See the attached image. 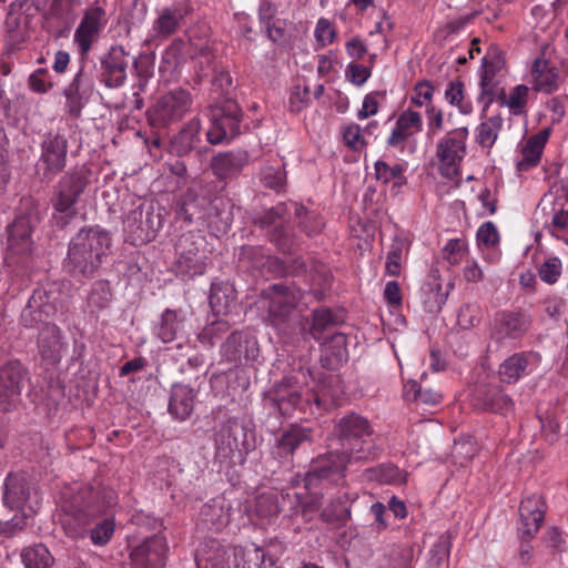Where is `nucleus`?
<instances>
[{
    "instance_id": "obj_1",
    "label": "nucleus",
    "mask_w": 568,
    "mask_h": 568,
    "mask_svg": "<svg viewBox=\"0 0 568 568\" xmlns=\"http://www.w3.org/2000/svg\"><path fill=\"white\" fill-rule=\"evenodd\" d=\"M63 498V528L70 537L89 536L100 547L112 539L116 526L106 511L116 504L114 489L100 483L75 485L67 488Z\"/></svg>"
},
{
    "instance_id": "obj_2",
    "label": "nucleus",
    "mask_w": 568,
    "mask_h": 568,
    "mask_svg": "<svg viewBox=\"0 0 568 568\" xmlns=\"http://www.w3.org/2000/svg\"><path fill=\"white\" fill-rule=\"evenodd\" d=\"M263 406L282 416L307 419L318 416L325 404L317 392L303 386L296 376H285L264 394Z\"/></svg>"
},
{
    "instance_id": "obj_3",
    "label": "nucleus",
    "mask_w": 568,
    "mask_h": 568,
    "mask_svg": "<svg viewBox=\"0 0 568 568\" xmlns=\"http://www.w3.org/2000/svg\"><path fill=\"white\" fill-rule=\"evenodd\" d=\"M112 239L99 225L82 227L70 241L65 268L74 277H92L108 255Z\"/></svg>"
},
{
    "instance_id": "obj_4",
    "label": "nucleus",
    "mask_w": 568,
    "mask_h": 568,
    "mask_svg": "<svg viewBox=\"0 0 568 568\" xmlns=\"http://www.w3.org/2000/svg\"><path fill=\"white\" fill-rule=\"evenodd\" d=\"M333 435L341 446V452L356 462L368 460L377 454L372 437V425L366 417L357 413L352 412L337 419Z\"/></svg>"
},
{
    "instance_id": "obj_5",
    "label": "nucleus",
    "mask_w": 568,
    "mask_h": 568,
    "mask_svg": "<svg viewBox=\"0 0 568 568\" xmlns=\"http://www.w3.org/2000/svg\"><path fill=\"white\" fill-rule=\"evenodd\" d=\"M91 169L85 165H77L67 171L53 186L51 204L55 213L57 225L64 227L77 216L75 204L91 183Z\"/></svg>"
},
{
    "instance_id": "obj_6",
    "label": "nucleus",
    "mask_w": 568,
    "mask_h": 568,
    "mask_svg": "<svg viewBox=\"0 0 568 568\" xmlns=\"http://www.w3.org/2000/svg\"><path fill=\"white\" fill-rule=\"evenodd\" d=\"M261 297L268 301V323L280 333L288 334L298 320L301 291L293 283H275L262 290Z\"/></svg>"
},
{
    "instance_id": "obj_7",
    "label": "nucleus",
    "mask_w": 568,
    "mask_h": 568,
    "mask_svg": "<svg viewBox=\"0 0 568 568\" xmlns=\"http://www.w3.org/2000/svg\"><path fill=\"white\" fill-rule=\"evenodd\" d=\"M193 104L190 91L174 89L158 98L146 112L148 122L152 128H168L181 121Z\"/></svg>"
},
{
    "instance_id": "obj_8",
    "label": "nucleus",
    "mask_w": 568,
    "mask_h": 568,
    "mask_svg": "<svg viewBox=\"0 0 568 568\" xmlns=\"http://www.w3.org/2000/svg\"><path fill=\"white\" fill-rule=\"evenodd\" d=\"M213 440L215 457L221 462L232 460L236 455L243 459L254 448V442L247 438V429L235 417L227 418L220 426Z\"/></svg>"
},
{
    "instance_id": "obj_9",
    "label": "nucleus",
    "mask_w": 568,
    "mask_h": 568,
    "mask_svg": "<svg viewBox=\"0 0 568 568\" xmlns=\"http://www.w3.org/2000/svg\"><path fill=\"white\" fill-rule=\"evenodd\" d=\"M243 112L236 101L225 99L211 108V128L206 139L211 144H220L241 133Z\"/></svg>"
},
{
    "instance_id": "obj_10",
    "label": "nucleus",
    "mask_w": 568,
    "mask_h": 568,
    "mask_svg": "<svg viewBox=\"0 0 568 568\" xmlns=\"http://www.w3.org/2000/svg\"><path fill=\"white\" fill-rule=\"evenodd\" d=\"M199 242L191 234L182 235L176 244L178 258L175 262V272L182 278L191 280L197 275L204 274L207 267V255L203 246V239Z\"/></svg>"
},
{
    "instance_id": "obj_11",
    "label": "nucleus",
    "mask_w": 568,
    "mask_h": 568,
    "mask_svg": "<svg viewBox=\"0 0 568 568\" xmlns=\"http://www.w3.org/2000/svg\"><path fill=\"white\" fill-rule=\"evenodd\" d=\"M354 459L341 450L329 452L312 463L305 476V487L312 489L322 481L337 483L345 477L348 464Z\"/></svg>"
},
{
    "instance_id": "obj_12",
    "label": "nucleus",
    "mask_w": 568,
    "mask_h": 568,
    "mask_svg": "<svg viewBox=\"0 0 568 568\" xmlns=\"http://www.w3.org/2000/svg\"><path fill=\"white\" fill-rule=\"evenodd\" d=\"M467 128L453 130L437 144L436 155L439 160L442 175L453 178L459 173V164L465 156Z\"/></svg>"
},
{
    "instance_id": "obj_13",
    "label": "nucleus",
    "mask_w": 568,
    "mask_h": 568,
    "mask_svg": "<svg viewBox=\"0 0 568 568\" xmlns=\"http://www.w3.org/2000/svg\"><path fill=\"white\" fill-rule=\"evenodd\" d=\"M530 317L521 312L503 311L495 314L490 323V339L488 351L497 347L507 339L521 338L529 329Z\"/></svg>"
},
{
    "instance_id": "obj_14",
    "label": "nucleus",
    "mask_w": 568,
    "mask_h": 568,
    "mask_svg": "<svg viewBox=\"0 0 568 568\" xmlns=\"http://www.w3.org/2000/svg\"><path fill=\"white\" fill-rule=\"evenodd\" d=\"M250 162V154L245 150L220 152L210 161V169L217 179L214 190L216 193L226 189L227 182L236 179Z\"/></svg>"
},
{
    "instance_id": "obj_15",
    "label": "nucleus",
    "mask_w": 568,
    "mask_h": 568,
    "mask_svg": "<svg viewBox=\"0 0 568 568\" xmlns=\"http://www.w3.org/2000/svg\"><path fill=\"white\" fill-rule=\"evenodd\" d=\"M29 381V371L18 359L0 366V403L3 410H10L19 400L24 383Z\"/></svg>"
},
{
    "instance_id": "obj_16",
    "label": "nucleus",
    "mask_w": 568,
    "mask_h": 568,
    "mask_svg": "<svg viewBox=\"0 0 568 568\" xmlns=\"http://www.w3.org/2000/svg\"><path fill=\"white\" fill-rule=\"evenodd\" d=\"M69 142L60 131L48 132L41 142L40 162L44 165V174L55 175L67 165Z\"/></svg>"
},
{
    "instance_id": "obj_17",
    "label": "nucleus",
    "mask_w": 568,
    "mask_h": 568,
    "mask_svg": "<svg viewBox=\"0 0 568 568\" xmlns=\"http://www.w3.org/2000/svg\"><path fill=\"white\" fill-rule=\"evenodd\" d=\"M93 90V78L81 67L63 91L65 110L71 118L79 119L81 116L82 109L90 100Z\"/></svg>"
},
{
    "instance_id": "obj_18",
    "label": "nucleus",
    "mask_w": 568,
    "mask_h": 568,
    "mask_svg": "<svg viewBox=\"0 0 568 568\" xmlns=\"http://www.w3.org/2000/svg\"><path fill=\"white\" fill-rule=\"evenodd\" d=\"M128 53L121 45H113L100 58V80L110 89L120 88L126 80Z\"/></svg>"
},
{
    "instance_id": "obj_19",
    "label": "nucleus",
    "mask_w": 568,
    "mask_h": 568,
    "mask_svg": "<svg viewBox=\"0 0 568 568\" xmlns=\"http://www.w3.org/2000/svg\"><path fill=\"white\" fill-rule=\"evenodd\" d=\"M68 294L63 285L58 282H50L33 291L31 306L38 307L39 313L45 318L54 317L67 311Z\"/></svg>"
},
{
    "instance_id": "obj_20",
    "label": "nucleus",
    "mask_w": 568,
    "mask_h": 568,
    "mask_svg": "<svg viewBox=\"0 0 568 568\" xmlns=\"http://www.w3.org/2000/svg\"><path fill=\"white\" fill-rule=\"evenodd\" d=\"M166 552L168 545L163 536L146 538L130 554L132 568H163Z\"/></svg>"
},
{
    "instance_id": "obj_21",
    "label": "nucleus",
    "mask_w": 568,
    "mask_h": 568,
    "mask_svg": "<svg viewBox=\"0 0 568 568\" xmlns=\"http://www.w3.org/2000/svg\"><path fill=\"white\" fill-rule=\"evenodd\" d=\"M104 9L93 7L84 12V16L75 29L74 42L79 47V53L82 60L88 58L93 42L99 38L103 28Z\"/></svg>"
},
{
    "instance_id": "obj_22",
    "label": "nucleus",
    "mask_w": 568,
    "mask_h": 568,
    "mask_svg": "<svg viewBox=\"0 0 568 568\" xmlns=\"http://www.w3.org/2000/svg\"><path fill=\"white\" fill-rule=\"evenodd\" d=\"M546 514V503L537 494L525 497L519 506V517L523 525L520 538L530 540L535 537L544 523Z\"/></svg>"
},
{
    "instance_id": "obj_23",
    "label": "nucleus",
    "mask_w": 568,
    "mask_h": 568,
    "mask_svg": "<svg viewBox=\"0 0 568 568\" xmlns=\"http://www.w3.org/2000/svg\"><path fill=\"white\" fill-rule=\"evenodd\" d=\"M37 346L43 362L51 365L60 363L65 348L60 327L44 322L38 334Z\"/></svg>"
},
{
    "instance_id": "obj_24",
    "label": "nucleus",
    "mask_w": 568,
    "mask_h": 568,
    "mask_svg": "<svg viewBox=\"0 0 568 568\" xmlns=\"http://www.w3.org/2000/svg\"><path fill=\"white\" fill-rule=\"evenodd\" d=\"M312 442V429L292 425L276 439L272 455L281 463H291L295 450L305 443Z\"/></svg>"
},
{
    "instance_id": "obj_25",
    "label": "nucleus",
    "mask_w": 568,
    "mask_h": 568,
    "mask_svg": "<svg viewBox=\"0 0 568 568\" xmlns=\"http://www.w3.org/2000/svg\"><path fill=\"white\" fill-rule=\"evenodd\" d=\"M473 405L484 412L506 414L511 410L513 400L499 386L487 385L476 388Z\"/></svg>"
},
{
    "instance_id": "obj_26",
    "label": "nucleus",
    "mask_w": 568,
    "mask_h": 568,
    "mask_svg": "<svg viewBox=\"0 0 568 568\" xmlns=\"http://www.w3.org/2000/svg\"><path fill=\"white\" fill-rule=\"evenodd\" d=\"M31 481L24 473H10L4 480L3 501L11 510L22 511L31 495Z\"/></svg>"
},
{
    "instance_id": "obj_27",
    "label": "nucleus",
    "mask_w": 568,
    "mask_h": 568,
    "mask_svg": "<svg viewBox=\"0 0 568 568\" xmlns=\"http://www.w3.org/2000/svg\"><path fill=\"white\" fill-rule=\"evenodd\" d=\"M256 351V341L241 331L232 332L221 347L223 357L235 364L241 363L243 358L254 359Z\"/></svg>"
},
{
    "instance_id": "obj_28",
    "label": "nucleus",
    "mask_w": 568,
    "mask_h": 568,
    "mask_svg": "<svg viewBox=\"0 0 568 568\" xmlns=\"http://www.w3.org/2000/svg\"><path fill=\"white\" fill-rule=\"evenodd\" d=\"M31 220L27 216L18 217L8 227V252L10 255H28L32 252Z\"/></svg>"
},
{
    "instance_id": "obj_29",
    "label": "nucleus",
    "mask_w": 568,
    "mask_h": 568,
    "mask_svg": "<svg viewBox=\"0 0 568 568\" xmlns=\"http://www.w3.org/2000/svg\"><path fill=\"white\" fill-rule=\"evenodd\" d=\"M321 363L324 368L337 369L347 359V337L344 333L335 332L322 338Z\"/></svg>"
},
{
    "instance_id": "obj_30",
    "label": "nucleus",
    "mask_w": 568,
    "mask_h": 568,
    "mask_svg": "<svg viewBox=\"0 0 568 568\" xmlns=\"http://www.w3.org/2000/svg\"><path fill=\"white\" fill-rule=\"evenodd\" d=\"M201 120L193 118L186 122L170 141V152L184 156L195 150L201 143Z\"/></svg>"
},
{
    "instance_id": "obj_31",
    "label": "nucleus",
    "mask_w": 568,
    "mask_h": 568,
    "mask_svg": "<svg viewBox=\"0 0 568 568\" xmlns=\"http://www.w3.org/2000/svg\"><path fill=\"white\" fill-rule=\"evenodd\" d=\"M197 392L183 383H174L171 387L169 412L178 420L187 419L193 409Z\"/></svg>"
},
{
    "instance_id": "obj_32",
    "label": "nucleus",
    "mask_w": 568,
    "mask_h": 568,
    "mask_svg": "<svg viewBox=\"0 0 568 568\" xmlns=\"http://www.w3.org/2000/svg\"><path fill=\"white\" fill-rule=\"evenodd\" d=\"M232 224V213L223 199L215 197L209 200L205 215L202 222L211 233L219 235L225 234Z\"/></svg>"
},
{
    "instance_id": "obj_33",
    "label": "nucleus",
    "mask_w": 568,
    "mask_h": 568,
    "mask_svg": "<svg viewBox=\"0 0 568 568\" xmlns=\"http://www.w3.org/2000/svg\"><path fill=\"white\" fill-rule=\"evenodd\" d=\"M230 503L219 496L202 506L200 519L209 529L219 531L230 523Z\"/></svg>"
},
{
    "instance_id": "obj_34",
    "label": "nucleus",
    "mask_w": 568,
    "mask_h": 568,
    "mask_svg": "<svg viewBox=\"0 0 568 568\" xmlns=\"http://www.w3.org/2000/svg\"><path fill=\"white\" fill-rule=\"evenodd\" d=\"M412 129H415V131L422 130V116L416 111L407 110L398 116L387 144L389 146H397L405 143L414 133Z\"/></svg>"
},
{
    "instance_id": "obj_35",
    "label": "nucleus",
    "mask_w": 568,
    "mask_h": 568,
    "mask_svg": "<svg viewBox=\"0 0 568 568\" xmlns=\"http://www.w3.org/2000/svg\"><path fill=\"white\" fill-rule=\"evenodd\" d=\"M186 13V10L180 4L163 8L154 21V31L163 38L172 36L181 27Z\"/></svg>"
},
{
    "instance_id": "obj_36",
    "label": "nucleus",
    "mask_w": 568,
    "mask_h": 568,
    "mask_svg": "<svg viewBox=\"0 0 568 568\" xmlns=\"http://www.w3.org/2000/svg\"><path fill=\"white\" fill-rule=\"evenodd\" d=\"M207 204L209 199L189 192L183 196L182 204L176 215L187 224L196 223L202 225Z\"/></svg>"
},
{
    "instance_id": "obj_37",
    "label": "nucleus",
    "mask_w": 568,
    "mask_h": 568,
    "mask_svg": "<svg viewBox=\"0 0 568 568\" xmlns=\"http://www.w3.org/2000/svg\"><path fill=\"white\" fill-rule=\"evenodd\" d=\"M236 301V291L229 282L213 283L210 293V306L215 314H226Z\"/></svg>"
},
{
    "instance_id": "obj_38",
    "label": "nucleus",
    "mask_w": 568,
    "mask_h": 568,
    "mask_svg": "<svg viewBox=\"0 0 568 568\" xmlns=\"http://www.w3.org/2000/svg\"><path fill=\"white\" fill-rule=\"evenodd\" d=\"M195 560L199 567L224 568L225 550L217 540H205L197 548Z\"/></svg>"
},
{
    "instance_id": "obj_39",
    "label": "nucleus",
    "mask_w": 568,
    "mask_h": 568,
    "mask_svg": "<svg viewBox=\"0 0 568 568\" xmlns=\"http://www.w3.org/2000/svg\"><path fill=\"white\" fill-rule=\"evenodd\" d=\"M404 392L407 400L415 402L425 407L437 406L443 399V395L439 392L433 388L423 387L416 381H409L405 385Z\"/></svg>"
},
{
    "instance_id": "obj_40",
    "label": "nucleus",
    "mask_w": 568,
    "mask_h": 568,
    "mask_svg": "<svg viewBox=\"0 0 568 568\" xmlns=\"http://www.w3.org/2000/svg\"><path fill=\"white\" fill-rule=\"evenodd\" d=\"M349 500L347 494L333 499L323 508L321 513L322 519L328 524L345 525L351 518Z\"/></svg>"
},
{
    "instance_id": "obj_41",
    "label": "nucleus",
    "mask_w": 568,
    "mask_h": 568,
    "mask_svg": "<svg viewBox=\"0 0 568 568\" xmlns=\"http://www.w3.org/2000/svg\"><path fill=\"white\" fill-rule=\"evenodd\" d=\"M291 212L297 220V225L306 235L313 236L318 234L323 226V220L314 212L308 211L304 205L290 201Z\"/></svg>"
},
{
    "instance_id": "obj_42",
    "label": "nucleus",
    "mask_w": 568,
    "mask_h": 568,
    "mask_svg": "<svg viewBox=\"0 0 568 568\" xmlns=\"http://www.w3.org/2000/svg\"><path fill=\"white\" fill-rule=\"evenodd\" d=\"M528 363V356L525 353H516L506 358L498 371L501 382L507 384L517 382L525 373Z\"/></svg>"
},
{
    "instance_id": "obj_43",
    "label": "nucleus",
    "mask_w": 568,
    "mask_h": 568,
    "mask_svg": "<svg viewBox=\"0 0 568 568\" xmlns=\"http://www.w3.org/2000/svg\"><path fill=\"white\" fill-rule=\"evenodd\" d=\"M21 560L26 568H50L54 562V558L43 544L23 548Z\"/></svg>"
},
{
    "instance_id": "obj_44",
    "label": "nucleus",
    "mask_w": 568,
    "mask_h": 568,
    "mask_svg": "<svg viewBox=\"0 0 568 568\" xmlns=\"http://www.w3.org/2000/svg\"><path fill=\"white\" fill-rule=\"evenodd\" d=\"M503 123L504 120L500 114L489 116L481 121L476 129V142L481 148H493L503 128Z\"/></svg>"
},
{
    "instance_id": "obj_45",
    "label": "nucleus",
    "mask_w": 568,
    "mask_h": 568,
    "mask_svg": "<svg viewBox=\"0 0 568 568\" xmlns=\"http://www.w3.org/2000/svg\"><path fill=\"white\" fill-rule=\"evenodd\" d=\"M567 75L568 69L565 65H561V69L551 67L541 74H536L532 88L536 91L549 94L559 88L560 83L565 81Z\"/></svg>"
},
{
    "instance_id": "obj_46",
    "label": "nucleus",
    "mask_w": 568,
    "mask_h": 568,
    "mask_svg": "<svg viewBox=\"0 0 568 568\" xmlns=\"http://www.w3.org/2000/svg\"><path fill=\"white\" fill-rule=\"evenodd\" d=\"M73 0H53L47 10H43V16L48 21L57 20L64 30H69L74 22V14L72 13Z\"/></svg>"
},
{
    "instance_id": "obj_47",
    "label": "nucleus",
    "mask_w": 568,
    "mask_h": 568,
    "mask_svg": "<svg viewBox=\"0 0 568 568\" xmlns=\"http://www.w3.org/2000/svg\"><path fill=\"white\" fill-rule=\"evenodd\" d=\"M182 331V320L173 310H165L161 315L160 323L156 326V334L163 343H170L178 338Z\"/></svg>"
},
{
    "instance_id": "obj_48",
    "label": "nucleus",
    "mask_w": 568,
    "mask_h": 568,
    "mask_svg": "<svg viewBox=\"0 0 568 568\" xmlns=\"http://www.w3.org/2000/svg\"><path fill=\"white\" fill-rule=\"evenodd\" d=\"M341 322L342 318L329 308H316L313 311V324L310 328V333L315 339L322 341L324 333L338 325Z\"/></svg>"
},
{
    "instance_id": "obj_49",
    "label": "nucleus",
    "mask_w": 568,
    "mask_h": 568,
    "mask_svg": "<svg viewBox=\"0 0 568 568\" xmlns=\"http://www.w3.org/2000/svg\"><path fill=\"white\" fill-rule=\"evenodd\" d=\"M260 179L264 187L273 190L277 193L283 192L286 186V173L284 165L276 162L273 164H265L261 168Z\"/></svg>"
},
{
    "instance_id": "obj_50",
    "label": "nucleus",
    "mask_w": 568,
    "mask_h": 568,
    "mask_svg": "<svg viewBox=\"0 0 568 568\" xmlns=\"http://www.w3.org/2000/svg\"><path fill=\"white\" fill-rule=\"evenodd\" d=\"M281 510L280 495L276 491L268 490L258 494L254 501V513L261 519H271L277 517Z\"/></svg>"
},
{
    "instance_id": "obj_51",
    "label": "nucleus",
    "mask_w": 568,
    "mask_h": 568,
    "mask_svg": "<svg viewBox=\"0 0 568 568\" xmlns=\"http://www.w3.org/2000/svg\"><path fill=\"white\" fill-rule=\"evenodd\" d=\"M291 213L290 202L278 203L277 205L265 211L260 217L255 220V224L261 229L273 230L275 226L286 223Z\"/></svg>"
},
{
    "instance_id": "obj_52",
    "label": "nucleus",
    "mask_w": 568,
    "mask_h": 568,
    "mask_svg": "<svg viewBox=\"0 0 568 568\" xmlns=\"http://www.w3.org/2000/svg\"><path fill=\"white\" fill-rule=\"evenodd\" d=\"M235 557L236 568H272L264 558L263 549L255 545L241 549Z\"/></svg>"
},
{
    "instance_id": "obj_53",
    "label": "nucleus",
    "mask_w": 568,
    "mask_h": 568,
    "mask_svg": "<svg viewBox=\"0 0 568 568\" xmlns=\"http://www.w3.org/2000/svg\"><path fill=\"white\" fill-rule=\"evenodd\" d=\"M21 9V4H17L14 2L11 3L4 21L7 32L10 34L12 40H19L22 38L27 29L28 17L22 13Z\"/></svg>"
},
{
    "instance_id": "obj_54",
    "label": "nucleus",
    "mask_w": 568,
    "mask_h": 568,
    "mask_svg": "<svg viewBox=\"0 0 568 568\" xmlns=\"http://www.w3.org/2000/svg\"><path fill=\"white\" fill-rule=\"evenodd\" d=\"M267 236L271 243L283 253H291L293 247L297 244V239L293 230L285 223L268 231Z\"/></svg>"
},
{
    "instance_id": "obj_55",
    "label": "nucleus",
    "mask_w": 568,
    "mask_h": 568,
    "mask_svg": "<svg viewBox=\"0 0 568 568\" xmlns=\"http://www.w3.org/2000/svg\"><path fill=\"white\" fill-rule=\"evenodd\" d=\"M112 290L106 280L95 281L88 296V304L95 310L106 308L112 301Z\"/></svg>"
},
{
    "instance_id": "obj_56",
    "label": "nucleus",
    "mask_w": 568,
    "mask_h": 568,
    "mask_svg": "<svg viewBox=\"0 0 568 568\" xmlns=\"http://www.w3.org/2000/svg\"><path fill=\"white\" fill-rule=\"evenodd\" d=\"M26 526V517L22 511L11 510L3 503L0 508V532L14 534L17 530L23 529Z\"/></svg>"
},
{
    "instance_id": "obj_57",
    "label": "nucleus",
    "mask_w": 568,
    "mask_h": 568,
    "mask_svg": "<svg viewBox=\"0 0 568 568\" xmlns=\"http://www.w3.org/2000/svg\"><path fill=\"white\" fill-rule=\"evenodd\" d=\"M375 176L384 184L389 183L392 180H397L395 184L403 185L406 183L404 176V166L402 164L388 165L385 161L378 160L374 164Z\"/></svg>"
},
{
    "instance_id": "obj_58",
    "label": "nucleus",
    "mask_w": 568,
    "mask_h": 568,
    "mask_svg": "<svg viewBox=\"0 0 568 568\" xmlns=\"http://www.w3.org/2000/svg\"><path fill=\"white\" fill-rule=\"evenodd\" d=\"M231 325L224 320H216L206 325L202 332L197 335L199 341L212 347L217 341L229 333Z\"/></svg>"
},
{
    "instance_id": "obj_59",
    "label": "nucleus",
    "mask_w": 568,
    "mask_h": 568,
    "mask_svg": "<svg viewBox=\"0 0 568 568\" xmlns=\"http://www.w3.org/2000/svg\"><path fill=\"white\" fill-rule=\"evenodd\" d=\"M497 92V84L491 74H481L480 77V94L478 101L483 103L481 119L486 118V112L489 105L495 101Z\"/></svg>"
},
{
    "instance_id": "obj_60",
    "label": "nucleus",
    "mask_w": 568,
    "mask_h": 568,
    "mask_svg": "<svg viewBox=\"0 0 568 568\" xmlns=\"http://www.w3.org/2000/svg\"><path fill=\"white\" fill-rule=\"evenodd\" d=\"M505 65L503 51L497 45H490L481 60L483 73L495 77Z\"/></svg>"
},
{
    "instance_id": "obj_61",
    "label": "nucleus",
    "mask_w": 568,
    "mask_h": 568,
    "mask_svg": "<svg viewBox=\"0 0 568 568\" xmlns=\"http://www.w3.org/2000/svg\"><path fill=\"white\" fill-rule=\"evenodd\" d=\"M144 233L140 235V242H149L153 240L158 231L162 227V216L155 213L152 205L144 204Z\"/></svg>"
},
{
    "instance_id": "obj_62",
    "label": "nucleus",
    "mask_w": 568,
    "mask_h": 568,
    "mask_svg": "<svg viewBox=\"0 0 568 568\" xmlns=\"http://www.w3.org/2000/svg\"><path fill=\"white\" fill-rule=\"evenodd\" d=\"M144 219L145 215L143 203L131 210L124 219L125 230L130 232L138 241H140V235L144 233Z\"/></svg>"
},
{
    "instance_id": "obj_63",
    "label": "nucleus",
    "mask_w": 568,
    "mask_h": 568,
    "mask_svg": "<svg viewBox=\"0 0 568 568\" xmlns=\"http://www.w3.org/2000/svg\"><path fill=\"white\" fill-rule=\"evenodd\" d=\"M404 241L402 239L396 237L393 241L389 252L386 256V274L390 276H398L400 273L402 265V253L404 248Z\"/></svg>"
},
{
    "instance_id": "obj_64",
    "label": "nucleus",
    "mask_w": 568,
    "mask_h": 568,
    "mask_svg": "<svg viewBox=\"0 0 568 568\" xmlns=\"http://www.w3.org/2000/svg\"><path fill=\"white\" fill-rule=\"evenodd\" d=\"M542 149L527 141L521 149V159L517 162L516 166L518 171H528L536 166L541 158Z\"/></svg>"
}]
</instances>
